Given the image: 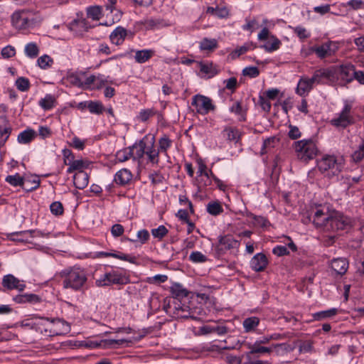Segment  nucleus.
<instances>
[{
  "mask_svg": "<svg viewBox=\"0 0 364 364\" xmlns=\"http://www.w3.org/2000/svg\"><path fill=\"white\" fill-rule=\"evenodd\" d=\"M313 223L316 228L325 232H335L340 230H347L350 228V218L338 212H323L316 209L314 213Z\"/></svg>",
  "mask_w": 364,
  "mask_h": 364,
  "instance_id": "1",
  "label": "nucleus"
},
{
  "mask_svg": "<svg viewBox=\"0 0 364 364\" xmlns=\"http://www.w3.org/2000/svg\"><path fill=\"white\" fill-rule=\"evenodd\" d=\"M41 21V19L29 10L17 11L11 16L12 25L18 30L33 28Z\"/></svg>",
  "mask_w": 364,
  "mask_h": 364,
  "instance_id": "2",
  "label": "nucleus"
},
{
  "mask_svg": "<svg viewBox=\"0 0 364 364\" xmlns=\"http://www.w3.org/2000/svg\"><path fill=\"white\" fill-rule=\"evenodd\" d=\"M294 147L298 159L305 162L313 159L318 154V149L311 139L295 141Z\"/></svg>",
  "mask_w": 364,
  "mask_h": 364,
  "instance_id": "3",
  "label": "nucleus"
},
{
  "mask_svg": "<svg viewBox=\"0 0 364 364\" xmlns=\"http://www.w3.org/2000/svg\"><path fill=\"white\" fill-rule=\"evenodd\" d=\"M343 165V157L334 155H325L318 161V168L321 172L331 171L333 175H338L341 172Z\"/></svg>",
  "mask_w": 364,
  "mask_h": 364,
  "instance_id": "4",
  "label": "nucleus"
},
{
  "mask_svg": "<svg viewBox=\"0 0 364 364\" xmlns=\"http://www.w3.org/2000/svg\"><path fill=\"white\" fill-rule=\"evenodd\" d=\"M336 73V83L341 86H346L353 81V73L355 66L352 63L333 66Z\"/></svg>",
  "mask_w": 364,
  "mask_h": 364,
  "instance_id": "5",
  "label": "nucleus"
},
{
  "mask_svg": "<svg viewBox=\"0 0 364 364\" xmlns=\"http://www.w3.org/2000/svg\"><path fill=\"white\" fill-rule=\"evenodd\" d=\"M354 123L355 118L352 114V105L347 102L338 116L331 120V125L341 129H346Z\"/></svg>",
  "mask_w": 364,
  "mask_h": 364,
  "instance_id": "6",
  "label": "nucleus"
},
{
  "mask_svg": "<svg viewBox=\"0 0 364 364\" xmlns=\"http://www.w3.org/2000/svg\"><path fill=\"white\" fill-rule=\"evenodd\" d=\"M86 281V274L82 270L79 269H71L66 274L63 281V287L78 290L84 285Z\"/></svg>",
  "mask_w": 364,
  "mask_h": 364,
  "instance_id": "7",
  "label": "nucleus"
},
{
  "mask_svg": "<svg viewBox=\"0 0 364 364\" xmlns=\"http://www.w3.org/2000/svg\"><path fill=\"white\" fill-rule=\"evenodd\" d=\"M5 181L13 186H21L22 189L26 192L33 191L37 189L40 186V179L36 176H35L32 181L33 186L28 185V183L31 182L29 178H24L18 173L7 176Z\"/></svg>",
  "mask_w": 364,
  "mask_h": 364,
  "instance_id": "8",
  "label": "nucleus"
},
{
  "mask_svg": "<svg viewBox=\"0 0 364 364\" xmlns=\"http://www.w3.org/2000/svg\"><path fill=\"white\" fill-rule=\"evenodd\" d=\"M312 77L315 84L328 85L336 84V73L333 66L318 69L314 71Z\"/></svg>",
  "mask_w": 364,
  "mask_h": 364,
  "instance_id": "9",
  "label": "nucleus"
},
{
  "mask_svg": "<svg viewBox=\"0 0 364 364\" xmlns=\"http://www.w3.org/2000/svg\"><path fill=\"white\" fill-rule=\"evenodd\" d=\"M191 105L196 112L201 115L208 114L210 111H215L216 108L210 98L200 94L193 97Z\"/></svg>",
  "mask_w": 364,
  "mask_h": 364,
  "instance_id": "10",
  "label": "nucleus"
},
{
  "mask_svg": "<svg viewBox=\"0 0 364 364\" xmlns=\"http://www.w3.org/2000/svg\"><path fill=\"white\" fill-rule=\"evenodd\" d=\"M129 282V277L117 271L106 273L102 278L96 280V284L98 287L110 286L112 284H126Z\"/></svg>",
  "mask_w": 364,
  "mask_h": 364,
  "instance_id": "11",
  "label": "nucleus"
},
{
  "mask_svg": "<svg viewBox=\"0 0 364 364\" xmlns=\"http://www.w3.org/2000/svg\"><path fill=\"white\" fill-rule=\"evenodd\" d=\"M42 321H50L51 324L44 328V332L50 336L65 335L70 332L68 323L60 318L50 319L48 318H41Z\"/></svg>",
  "mask_w": 364,
  "mask_h": 364,
  "instance_id": "12",
  "label": "nucleus"
},
{
  "mask_svg": "<svg viewBox=\"0 0 364 364\" xmlns=\"http://www.w3.org/2000/svg\"><path fill=\"white\" fill-rule=\"evenodd\" d=\"M248 348L250 349V352L246 353V356L248 360H250L251 355L255 353H271L273 349H281L282 350H289L291 348L289 345L286 343H280L273 345L272 347H264L261 346L260 343L255 342L254 344L249 343L247 345Z\"/></svg>",
  "mask_w": 364,
  "mask_h": 364,
  "instance_id": "13",
  "label": "nucleus"
},
{
  "mask_svg": "<svg viewBox=\"0 0 364 364\" xmlns=\"http://www.w3.org/2000/svg\"><path fill=\"white\" fill-rule=\"evenodd\" d=\"M338 49V46L336 43L328 41L322 43L321 46L311 47V51L314 53L318 58L323 59L333 55Z\"/></svg>",
  "mask_w": 364,
  "mask_h": 364,
  "instance_id": "14",
  "label": "nucleus"
},
{
  "mask_svg": "<svg viewBox=\"0 0 364 364\" xmlns=\"http://www.w3.org/2000/svg\"><path fill=\"white\" fill-rule=\"evenodd\" d=\"M146 148L145 156H147L148 161L152 164L158 165L159 163V150L155 147V136L149 134V139L146 141Z\"/></svg>",
  "mask_w": 364,
  "mask_h": 364,
  "instance_id": "15",
  "label": "nucleus"
},
{
  "mask_svg": "<svg viewBox=\"0 0 364 364\" xmlns=\"http://www.w3.org/2000/svg\"><path fill=\"white\" fill-rule=\"evenodd\" d=\"M2 285L9 290L17 289L19 291L24 290L26 285L20 282L19 279L12 274H7L2 279Z\"/></svg>",
  "mask_w": 364,
  "mask_h": 364,
  "instance_id": "16",
  "label": "nucleus"
},
{
  "mask_svg": "<svg viewBox=\"0 0 364 364\" xmlns=\"http://www.w3.org/2000/svg\"><path fill=\"white\" fill-rule=\"evenodd\" d=\"M147 139H149V134L145 135L141 139L135 142L132 146H131V149L134 151V149H136V151L135 154H133V159H141L145 156V151L146 148V144H148Z\"/></svg>",
  "mask_w": 364,
  "mask_h": 364,
  "instance_id": "17",
  "label": "nucleus"
},
{
  "mask_svg": "<svg viewBox=\"0 0 364 364\" xmlns=\"http://www.w3.org/2000/svg\"><path fill=\"white\" fill-rule=\"evenodd\" d=\"M267 264V258L262 252H259L255 255L250 262L251 267L256 272L263 271Z\"/></svg>",
  "mask_w": 364,
  "mask_h": 364,
  "instance_id": "18",
  "label": "nucleus"
},
{
  "mask_svg": "<svg viewBox=\"0 0 364 364\" xmlns=\"http://www.w3.org/2000/svg\"><path fill=\"white\" fill-rule=\"evenodd\" d=\"M107 257H113L115 258H118L124 261H128L131 263H136V257L134 256H131L129 255L124 254L122 252H119L118 254L113 253L112 252H99L95 255H94L93 258H102Z\"/></svg>",
  "mask_w": 364,
  "mask_h": 364,
  "instance_id": "19",
  "label": "nucleus"
},
{
  "mask_svg": "<svg viewBox=\"0 0 364 364\" xmlns=\"http://www.w3.org/2000/svg\"><path fill=\"white\" fill-rule=\"evenodd\" d=\"M132 178V172L127 168H122L116 173L114 178V181L117 185L124 186L129 183L131 181Z\"/></svg>",
  "mask_w": 364,
  "mask_h": 364,
  "instance_id": "20",
  "label": "nucleus"
},
{
  "mask_svg": "<svg viewBox=\"0 0 364 364\" xmlns=\"http://www.w3.org/2000/svg\"><path fill=\"white\" fill-rule=\"evenodd\" d=\"M36 233V230H26L15 232L10 234V239L12 241L21 242H30L29 239L33 238Z\"/></svg>",
  "mask_w": 364,
  "mask_h": 364,
  "instance_id": "21",
  "label": "nucleus"
},
{
  "mask_svg": "<svg viewBox=\"0 0 364 364\" xmlns=\"http://www.w3.org/2000/svg\"><path fill=\"white\" fill-rule=\"evenodd\" d=\"M127 35V30L122 27H117L109 36L110 41L115 45H121Z\"/></svg>",
  "mask_w": 364,
  "mask_h": 364,
  "instance_id": "22",
  "label": "nucleus"
},
{
  "mask_svg": "<svg viewBox=\"0 0 364 364\" xmlns=\"http://www.w3.org/2000/svg\"><path fill=\"white\" fill-rule=\"evenodd\" d=\"M219 242L220 245L221 246L219 250L238 249L240 247V242L237 240H235L230 235L222 237Z\"/></svg>",
  "mask_w": 364,
  "mask_h": 364,
  "instance_id": "23",
  "label": "nucleus"
},
{
  "mask_svg": "<svg viewBox=\"0 0 364 364\" xmlns=\"http://www.w3.org/2000/svg\"><path fill=\"white\" fill-rule=\"evenodd\" d=\"M89 176L84 171H77L73 176V183L76 188L83 189L88 184Z\"/></svg>",
  "mask_w": 364,
  "mask_h": 364,
  "instance_id": "24",
  "label": "nucleus"
},
{
  "mask_svg": "<svg viewBox=\"0 0 364 364\" xmlns=\"http://www.w3.org/2000/svg\"><path fill=\"white\" fill-rule=\"evenodd\" d=\"M315 84L313 77L311 78H301L296 88V92L299 95H303L306 92L310 91Z\"/></svg>",
  "mask_w": 364,
  "mask_h": 364,
  "instance_id": "25",
  "label": "nucleus"
},
{
  "mask_svg": "<svg viewBox=\"0 0 364 364\" xmlns=\"http://www.w3.org/2000/svg\"><path fill=\"white\" fill-rule=\"evenodd\" d=\"M348 263L344 258H337L332 260L331 267L338 274H343L347 271Z\"/></svg>",
  "mask_w": 364,
  "mask_h": 364,
  "instance_id": "26",
  "label": "nucleus"
},
{
  "mask_svg": "<svg viewBox=\"0 0 364 364\" xmlns=\"http://www.w3.org/2000/svg\"><path fill=\"white\" fill-rule=\"evenodd\" d=\"M171 292L173 298L178 300L183 299L188 295V291L181 284L173 283L171 287Z\"/></svg>",
  "mask_w": 364,
  "mask_h": 364,
  "instance_id": "27",
  "label": "nucleus"
},
{
  "mask_svg": "<svg viewBox=\"0 0 364 364\" xmlns=\"http://www.w3.org/2000/svg\"><path fill=\"white\" fill-rule=\"evenodd\" d=\"M36 136V132L32 129H27L21 132L17 138L20 144H28L31 142Z\"/></svg>",
  "mask_w": 364,
  "mask_h": 364,
  "instance_id": "28",
  "label": "nucleus"
},
{
  "mask_svg": "<svg viewBox=\"0 0 364 364\" xmlns=\"http://www.w3.org/2000/svg\"><path fill=\"white\" fill-rule=\"evenodd\" d=\"M246 216L252 219V223L256 227L267 228L270 225L269 220L263 216H257L250 212H247Z\"/></svg>",
  "mask_w": 364,
  "mask_h": 364,
  "instance_id": "29",
  "label": "nucleus"
},
{
  "mask_svg": "<svg viewBox=\"0 0 364 364\" xmlns=\"http://www.w3.org/2000/svg\"><path fill=\"white\" fill-rule=\"evenodd\" d=\"M281 44L282 43L280 40L272 35L270 36L269 41L267 43L262 46V48H263L266 51L271 53L278 50Z\"/></svg>",
  "mask_w": 364,
  "mask_h": 364,
  "instance_id": "30",
  "label": "nucleus"
},
{
  "mask_svg": "<svg viewBox=\"0 0 364 364\" xmlns=\"http://www.w3.org/2000/svg\"><path fill=\"white\" fill-rule=\"evenodd\" d=\"M200 72L208 75L209 77H213L217 75L219 72V69L218 67L213 63H203L200 64Z\"/></svg>",
  "mask_w": 364,
  "mask_h": 364,
  "instance_id": "31",
  "label": "nucleus"
},
{
  "mask_svg": "<svg viewBox=\"0 0 364 364\" xmlns=\"http://www.w3.org/2000/svg\"><path fill=\"white\" fill-rule=\"evenodd\" d=\"M152 50H141L136 52L134 58L138 63H144L149 60L154 55Z\"/></svg>",
  "mask_w": 364,
  "mask_h": 364,
  "instance_id": "32",
  "label": "nucleus"
},
{
  "mask_svg": "<svg viewBox=\"0 0 364 364\" xmlns=\"http://www.w3.org/2000/svg\"><path fill=\"white\" fill-rule=\"evenodd\" d=\"M172 141L170 138L164 134L159 139V152L164 154L166 156L168 155V149L171 146Z\"/></svg>",
  "mask_w": 364,
  "mask_h": 364,
  "instance_id": "33",
  "label": "nucleus"
},
{
  "mask_svg": "<svg viewBox=\"0 0 364 364\" xmlns=\"http://www.w3.org/2000/svg\"><path fill=\"white\" fill-rule=\"evenodd\" d=\"M207 212L211 215H218L223 212V208L219 201H211L206 206Z\"/></svg>",
  "mask_w": 364,
  "mask_h": 364,
  "instance_id": "34",
  "label": "nucleus"
},
{
  "mask_svg": "<svg viewBox=\"0 0 364 364\" xmlns=\"http://www.w3.org/2000/svg\"><path fill=\"white\" fill-rule=\"evenodd\" d=\"M218 47V41L215 39L203 38L200 43V48L203 50H213Z\"/></svg>",
  "mask_w": 364,
  "mask_h": 364,
  "instance_id": "35",
  "label": "nucleus"
},
{
  "mask_svg": "<svg viewBox=\"0 0 364 364\" xmlns=\"http://www.w3.org/2000/svg\"><path fill=\"white\" fill-rule=\"evenodd\" d=\"M13 129L6 117L3 118V123H0V137L9 138Z\"/></svg>",
  "mask_w": 364,
  "mask_h": 364,
  "instance_id": "36",
  "label": "nucleus"
},
{
  "mask_svg": "<svg viewBox=\"0 0 364 364\" xmlns=\"http://www.w3.org/2000/svg\"><path fill=\"white\" fill-rule=\"evenodd\" d=\"M284 240L283 242L284 245H277L272 249V250H287V247L291 250H297L296 245L289 237L284 236Z\"/></svg>",
  "mask_w": 364,
  "mask_h": 364,
  "instance_id": "37",
  "label": "nucleus"
},
{
  "mask_svg": "<svg viewBox=\"0 0 364 364\" xmlns=\"http://www.w3.org/2000/svg\"><path fill=\"white\" fill-rule=\"evenodd\" d=\"M259 323V318L252 316L247 318L243 321V326L246 332H250L256 328Z\"/></svg>",
  "mask_w": 364,
  "mask_h": 364,
  "instance_id": "38",
  "label": "nucleus"
},
{
  "mask_svg": "<svg viewBox=\"0 0 364 364\" xmlns=\"http://www.w3.org/2000/svg\"><path fill=\"white\" fill-rule=\"evenodd\" d=\"M87 107L92 114H100L105 110L103 105L97 101L88 102Z\"/></svg>",
  "mask_w": 364,
  "mask_h": 364,
  "instance_id": "39",
  "label": "nucleus"
},
{
  "mask_svg": "<svg viewBox=\"0 0 364 364\" xmlns=\"http://www.w3.org/2000/svg\"><path fill=\"white\" fill-rule=\"evenodd\" d=\"M133 154V151L131 149V147L129 146L127 149L118 151L116 154V157L119 161L124 162L132 158Z\"/></svg>",
  "mask_w": 364,
  "mask_h": 364,
  "instance_id": "40",
  "label": "nucleus"
},
{
  "mask_svg": "<svg viewBox=\"0 0 364 364\" xmlns=\"http://www.w3.org/2000/svg\"><path fill=\"white\" fill-rule=\"evenodd\" d=\"M338 312L336 309H331L326 311L315 313L313 315L314 319L316 321H321L326 318H331L335 316Z\"/></svg>",
  "mask_w": 364,
  "mask_h": 364,
  "instance_id": "41",
  "label": "nucleus"
},
{
  "mask_svg": "<svg viewBox=\"0 0 364 364\" xmlns=\"http://www.w3.org/2000/svg\"><path fill=\"white\" fill-rule=\"evenodd\" d=\"M55 102V97L51 95H46V96L41 99L39 102L40 106L45 110H49L54 107Z\"/></svg>",
  "mask_w": 364,
  "mask_h": 364,
  "instance_id": "42",
  "label": "nucleus"
},
{
  "mask_svg": "<svg viewBox=\"0 0 364 364\" xmlns=\"http://www.w3.org/2000/svg\"><path fill=\"white\" fill-rule=\"evenodd\" d=\"M87 16L94 21H97L102 16V9L99 6H90L87 9Z\"/></svg>",
  "mask_w": 364,
  "mask_h": 364,
  "instance_id": "43",
  "label": "nucleus"
},
{
  "mask_svg": "<svg viewBox=\"0 0 364 364\" xmlns=\"http://www.w3.org/2000/svg\"><path fill=\"white\" fill-rule=\"evenodd\" d=\"M25 53L29 58H34L38 56L39 49L35 43H29L25 47Z\"/></svg>",
  "mask_w": 364,
  "mask_h": 364,
  "instance_id": "44",
  "label": "nucleus"
},
{
  "mask_svg": "<svg viewBox=\"0 0 364 364\" xmlns=\"http://www.w3.org/2000/svg\"><path fill=\"white\" fill-rule=\"evenodd\" d=\"M16 86L18 90L21 92H26L30 88V82L28 78L19 77L16 80Z\"/></svg>",
  "mask_w": 364,
  "mask_h": 364,
  "instance_id": "45",
  "label": "nucleus"
},
{
  "mask_svg": "<svg viewBox=\"0 0 364 364\" xmlns=\"http://www.w3.org/2000/svg\"><path fill=\"white\" fill-rule=\"evenodd\" d=\"M352 160L354 162H360L364 159V140L359 144L358 149L351 155Z\"/></svg>",
  "mask_w": 364,
  "mask_h": 364,
  "instance_id": "46",
  "label": "nucleus"
},
{
  "mask_svg": "<svg viewBox=\"0 0 364 364\" xmlns=\"http://www.w3.org/2000/svg\"><path fill=\"white\" fill-rule=\"evenodd\" d=\"M37 63L41 68L47 69L51 67L53 60L48 55H44L38 59Z\"/></svg>",
  "mask_w": 364,
  "mask_h": 364,
  "instance_id": "47",
  "label": "nucleus"
},
{
  "mask_svg": "<svg viewBox=\"0 0 364 364\" xmlns=\"http://www.w3.org/2000/svg\"><path fill=\"white\" fill-rule=\"evenodd\" d=\"M227 132L228 139L230 141H238L240 138V132L235 127H228L225 129Z\"/></svg>",
  "mask_w": 364,
  "mask_h": 364,
  "instance_id": "48",
  "label": "nucleus"
},
{
  "mask_svg": "<svg viewBox=\"0 0 364 364\" xmlns=\"http://www.w3.org/2000/svg\"><path fill=\"white\" fill-rule=\"evenodd\" d=\"M168 229L163 225L159 226L157 228H154L151 230V234L154 237L158 238L159 240H161L168 234Z\"/></svg>",
  "mask_w": 364,
  "mask_h": 364,
  "instance_id": "49",
  "label": "nucleus"
},
{
  "mask_svg": "<svg viewBox=\"0 0 364 364\" xmlns=\"http://www.w3.org/2000/svg\"><path fill=\"white\" fill-rule=\"evenodd\" d=\"M75 27L78 28L80 30L87 31L90 28H91L90 26L88 25L87 21L85 19L76 21L75 20L71 23V29L74 30Z\"/></svg>",
  "mask_w": 364,
  "mask_h": 364,
  "instance_id": "50",
  "label": "nucleus"
},
{
  "mask_svg": "<svg viewBox=\"0 0 364 364\" xmlns=\"http://www.w3.org/2000/svg\"><path fill=\"white\" fill-rule=\"evenodd\" d=\"M156 114V111L154 109H142L139 112V118L141 122H146L151 117Z\"/></svg>",
  "mask_w": 364,
  "mask_h": 364,
  "instance_id": "51",
  "label": "nucleus"
},
{
  "mask_svg": "<svg viewBox=\"0 0 364 364\" xmlns=\"http://www.w3.org/2000/svg\"><path fill=\"white\" fill-rule=\"evenodd\" d=\"M50 212L55 215H60L63 213V204L59 201L53 202L50 205Z\"/></svg>",
  "mask_w": 364,
  "mask_h": 364,
  "instance_id": "52",
  "label": "nucleus"
},
{
  "mask_svg": "<svg viewBox=\"0 0 364 364\" xmlns=\"http://www.w3.org/2000/svg\"><path fill=\"white\" fill-rule=\"evenodd\" d=\"M230 111L231 112H233L237 115L241 116V118L240 119V121H245V117H244V112L242 111L241 102L237 101L230 108Z\"/></svg>",
  "mask_w": 364,
  "mask_h": 364,
  "instance_id": "53",
  "label": "nucleus"
},
{
  "mask_svg": "<svg viewBox=\"0 0 364 364\" xmlns=\"http://www.w3.org/2000/svg\"><path fill=\"white\" fill-rule=\"evenodd\" d=\"M242 74L250 77H256L259 75V70L257 67H247L242 70Z\"/></svg>",
  "mask_w": 364,
  "mask_h": 364,
  "instance_id": "54",
  "label": "nucleus"
},
{
  "mask_svg": "<svg viewBox=\"0 0 364 364\" xmlns=\"http://www.w3.org/2000/svg\"><path fill=\"white\" fill-rule=\"evenodd\" d=\"M189 259L193 262H204L207 260V257L200 252H192Z\"/></svg>",
  "mask_w": 364,
  "mask_h": 364,
  "instance_id": "55",
  "label": "nucleus"
},
{
  "mask_svg": "<svg viewBox=\"0 0 364 364\" xmlns=\"http://www.w3.org/2000/svg\"><path fill=\"white\" fill-rule=\"evenodd\" d=\"M294 33L301 39H306L310 37V34L306 29L301 26H296L293 28Z\"/></svg>",
  "mask_w": 364,
  "mask_h": 364,
  "instance_id": "56",
  "label": "nucleus"
},
{
  "mask_svg": "<svg viewBox=\"0 0 364 364\" xmlns=\"http://www.w3.org/2000/svg\"><path fill=\"white\" fill-rule=\"evenodd\" d=\"M289 131L288 133V136L290 139H297L299 137H301V133L297 127L290 124L289 126Z\"/></svg>",
  "mask_w": 364,
  "mask_h": 364,
  "instance_id": "57",
  "label": "nucleus"
},
{
  "mask_svg": "<svg viewBox=\"0 0 364 364\" xmlns=\"http://www.w3.org/2000/svg\"><path fill=\"white\" fill-rule=\"evenodd\" d=\"M252 48V49H254L255 48H256V46H254L252 43H247L245 45L237 48L235 50V53L237 54V56H240V55L245 53L247 50H249Z\"/></svg>",
  "mask_w": 364,
  "mask_h": 364,
  "instance_id": "58",
  "label": "nucleus"
},
{
  "mask_svg": "<svg viewBox=\"0 0 364 364\" xmlns=\"http://www.w3.org/2000/svg\"><path fill=\"white\" fill-rule=\"evenodd\" d=\"M16 54L15 48L11 46H7L1 50V55L4 58H9Z\"/></svg>",
  "mask_w": 364,
  "mask_h": 364,
  "instance_id": "59",
  "label": "nucleus"
},
{
  "mask_svg": "<svg viewBox=\"0 0 364 364\" xmlns=\"http://www.w3.org/2000/svg\"><path fill=\"white\" fill-rule=\"evenodd\" d=\"M259 104L264 112H269L270 111L271 103L264 96L260 95L259 97Z\"/></svg>",
  "mask_w": 364,
  "mask_h": 364,
  "instance_id": "60",
  "label": "nucleus"
},
{
  "mask_svg": "<svg viewBox=\"0 0 364 364\" xmlns=\"http://www.w3.org/2000/svg\"><path fill=\"white\" fill-rule=\"evenodd\" d=\"M65 164H71L75 160V156L72 151L68 149L63 150Z\"/></svg>",
  "mask_w": 364,
  "mask_h": 364,
  "instance_id": "61",
  "label": "nucleus"
},
{
  "mask_svg": "<svg viewBox=\"0 0 364 364\" xmlns=\"http://www.w3.org/2000/svg\"><path fill=\"white\" fill-rule=\"evenodd\" d=\"M149 179L151 181V183L154 185L162 183L164 180V176L159 172H154L149 176Z\"/></svg>",
  "mask_w": 364,
  "mask_h": 364,
  "instance_id": "62",
  "label": "nucleus"
},
{
  "mask_svg": "<svg viewBox=\"0 0 364 364\" xmlns=\"http://www.w3.org/2000/svg\"><path fill=\"white\" fill-rule=\"evenodd\" d=\"M124 227L120 224H114L111 228V232L113 236L119 237L124 233Z\"/></svg>",
  "mask_w": 364,
  "mask_h": 364,
  "instance_id": "63",
  "label": "nucleus"
},
{
  "mask_svg": "<svg viewBox=\"0 0 364 364\" xmlns=\"http://www.w3.org/2000/svg\"><path fill=\"white\" fill-rule=\"evenodd\" d=\"M150 235L148 230L143 229L137 232V238L141 243H145L149 239Z\"/></svg>",
  "mask_w": 364,
  "mask_h": 364,
  "instance_id": "64",
  "label": "nucleus"
}]
</instances>
